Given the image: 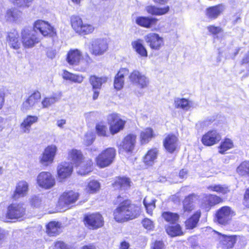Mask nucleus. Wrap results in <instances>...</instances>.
Masks as SVG:
<instances>
[{
  "mask_svg": "<svg viewBox=\"0 0 249 249\" xmlns=\"http://www.w3.org/2000/svg\"><path fill=\"white\" fill-rule=\"evenodd\" d=\"M144 39L153 50H159L164 45L163 38L157 33H148L144 36Z\"/></svg>",
  "mask_w": 249,
  "mask_h": 249,
  "instance_id": "13",
  "label": "nucleus"
},
{
  "mask_svg": "<svg viewBox=\"0 0 249 249\" xmlns=\"http://www.w3.org/2000/svg\"><path fill=\"white\" fill-rule=\"evenodd\" d=\"M236 173L241 177H249V161L242 162L237 167Z\"/></svg>",
  "mask_w": 249,
  "mask_h": 249,
  "instance_id": "43",
  "label": "nucleus"
},
{
  "mask_svg": "<svg viewBox=\"0 0 249 249\" xmlns=\"http://www.w3.org/2000/svg\"><path fill=\"white\" fill-rule=\"evenodd\" d=\"M73 171V166L69 162H62L57 167V178L60 181L70 177Z\"/></svg>",
  "mask_w": 249,
  "mask_h": 249,
  "instance_id": "15",
  "label": "nucleus"
},
{
  "mask_svg": "<svg viewBox=\"0 0 249 249\" xmlns=\"http://www.w3.org/2000/svg\"><path fill=\"white\" fill-rule=\"evenodd\" d=\"M156 199L151 197L150 196H146L143 200V204L146 210L147 213L151 215L153 210L155 208Z\"/></svg>",
  "mask_w": 249,
  "mask_h": 249,
  "instance_id": "47",
  "label": "nucleus"
},
{
  "mask_svg": "<svg viewBox=\"0 0 249 249\" xmlns=\"http://www.w3.org/2000/svg\"><path fill=\"white\" fill-rule=\"evenodd\" d=\"M35 32V31L29 28H24L21 31L22 42L25 47H33L39 42V39L36 36Z\"/></svg>",
  "mask_w": 249,
  "mask_h": 249,
  "instance_id": "11",
  "label": "nucleus"
},
{
  "mask_svg": "<svg viewBox=\"0 0 249 249\" xmlns=\"http://www.w3.org/2000/svg\"><path fill=\"white\" fill-rule=\"evenodd\" d=\"M233 215V212L227 206L220 208L216 214L217 222L221 224H226Z\"/></svg>",
  "mask_w": 249,
  "mask_h": 249,
  "instance_id": "20",
  "label": "nucleus"
},
{
  "mask_svg": "<svg viewBox=\"0 0 249 249\" xmlns=\"http://www.w3.org/2000/svg\"><path fill=\"white\" fill-rule=\"evenodd\" d=\"M187 171L185 169H182L179 173V176L181 178H184L187 177Z\"/></svg>",
  "mask_w": 249,
  "mask_h": 249,
  "instance_id": "63",
  "label": "nucleus"
},
{
  "mask_svg": "<svg viewBox=\"0 0 249 249\" xmlns=\"http://www.w3.org/2000/svg\"><path fill=\"white\" fill-rule=\"evenodd\" d=\"M146 12L152 15L161 16L167 14L169 11L168 6L163 7H157L154 5H148L145 7Z\"/></svg>",
  "mask_w": 249,
  "mask_h": 249,
  "instance_id": "33",
  "label": "nucleus"
},
{
  "mask_svg": "<svg viewBox=\"0 0 249 249\" xmlns=\"http://www.w3.org/2000/svg\"><path fill=\"white\" fill-rule=\"evenodd\" d=\"M85 224L90 229H96L103 226L102 216L99 213L87 214L84 217Z\"/></svg>",
  "mask_w": 249,
  "mask_h": 249,
  "instance_id": "14",
  "label": "nucleus"
},
{
  "mask_svg": "<svg viewBox=\"0 0 249 249\" xmlns=\"http://www.w3.org/2000/svg\"><path fill=\"white\" fill-rule=\"evenodd\" d=\"M62 77L65 80L77 83H81L84 79L82 75L73 74L66 70L63 71Z\"/></svg>",
  "mask_w": 249,
  "mask_h": 249,
  "instance_id": "37",
  "label": "nucleus"
},
{
  "mask_svg": "<svg viewBox=\"0 0 249 249\" xmlns=\"http://www.w3.org/2000/svg\"><path fill=\"white\" fill-rule=\"evenodd\" d=\"M55 249H67L65 244L62 241L56 242L54 244Z\"/></svg>",
  "mask_w": 249,
  "mask_h": 249,
  "instance_id": "58",
  "label": "nucleus"
},
{
  "mask_svg": "<svg viewBox=\"0 0 249 249\" xmlns=\"http://www.w3.org/2000/svg\"><path fill=\"white\" fill-rule=\"evenodd\" d=\"M57 151V147L54 144L48 145L39 157L40 163L47 166L53 163Z\"/></svg>",
  "mask_w": 249,
  "mask_h": 249,
  "instance_id": "8",
  "label": "nucleus"
},
{
  "mask_svg": "<svg viewBox=\"0 0 249 249\" xmlns=\"http://www.w3.org/2000/svg\"><path fill=\"white\" fill-rule=\"evenodd\" d=\"M129 247V243L125 241H124L121 243L120 249H128Z\"/></svg>",
  "mask_w": 249,
  "mask_h": 249,
  "instance_id": "64",
  "label": "nucleus"
},
{
  "mask_svg": "<svg viewBox=\"0 0 249 249\" xmlns=\"http://www.w3.org/2000/svg\"><path fill=\"white\" fill-rule=\"evenodd\" d=\"M158 19L149 17H138L136 19V23L139 26L146 28H151L157 24Z\"/></svg>",
  "mask_w": 249,
  "mask_h": 249,
  "instance_id": "31",
  "label": "nucleus"
},
{
  "mask_svg": "<svg viewBox=\"0 0 249 249\" xmlns=\"http://www.w3.org/2000/svg\"><path fill=\"white\" fill-rule=\"evenodd\" d=\"M38 120L37 116L35 115H27L20 123L19 127L23 133H29L31 131V126L37 123Z\"/></svg>",
  "mask_w": 249,
  "mask_h": 249,
  "instance_id": "25",
  "label": "nucleus"
},
{
  "mask_svg": "<svg viewBox=\"0 0 249 249\" xmlns=\"http://www.w3.org/2000/svg\"><path fill=\"white\" fill-rule=\"evenodd\" d=\"M108 49V41L107 38H98L92 39L90 42L89 51L95 56L104 55Z\"/></svg>",
  "mask_w": 249,
  "mask_h": 249,
  "instance_id": "5",
  "label": "nucleus"
},
{
  "mask_svg": "<svg viewBox=\"0 0 249 249\" xmlns=\"http://www.w3.org/2000/svg\"><path fill=\"white\" fill-rule=\"evenodd\" d=\"M222 201V199L214 195H204L201 204L202 208L209 211L211 208Z\"/></svg>",
  "mask_w": 249,
  "mask_h": 249,
  "instance_id": "23",
  "label": "nucleus"
},
{
  "mask_svg": "<svg viewBox=\"0 0 249 249\" xmlns=\"http://www.w3.org/2000/svg\"><path fill=\"white\" fill-rule=\"evenodd\" d=\"M137 143V136L134 134H129L124 137L119 145L120 153L127 155H131L134 153Z\"/></svg>",
  "mask_w": 249,
  "mask_h": 249,
  "instance_id": "6",
  "label": "nucleus"
},
{
  "mask_svg": "<svg viewBox=\"0 0 249 249\" xmlns=\"http://www.w3.org/2000/svg\"><path fill=\"white\" fill-rule=\"evenodd\" d=\"M5 18L9 22L19 23L22 20V13L17 8H11L6 11Z\"/></svg>",
  "mask_w": 249,
  "mask_h": 249,
  "instance_id": "24",
  "label": "nucleus"
},
{
  "mask_svg": "<svg viewBox=\"0 0 249 249\" xmlns=\"http://www.w3.org/2000/svg\"><path fill=\"white\" fill-rule=\"evenodd\" d=\"M221 139V135L216 130H211L203 135L202 143L205 146H211L217 143Z\"/></svg>",
  "mask_w": 249,
  "mask_h": 249,
  "instance_id": "16",
  "label": "nucleus"
},
{
  "mask_svg": "<svg viewBox=\"0 0 249 249\" xmlns=\"http://www.w3.org/2000/svg\"><path fill=\"white\" fill-rule=\"evenodd\" d=\"M163 146L167 151L173 153L178 146V139L173 134L167 135L163 142Z\"/></svg>",
  "mask_w": 249,
  "mask_h": 249,
  "instance_id": "19",
  "label": "nucleus"
},
{
  "mask_svg": "<svg viewBox=\"0 0 249 249\" xmlns=\"http://www.w3.org/2000/svg\"><path fill=\"white\" fill-rule=\"evenodd\" d=\"M71 21L72 29L79 35H89L92 33L95 30L93 25L83 22L82 19L78 16H71Z\"/></svg>",
  "mask_w": 249,
  "mask_h": 249,
  "instance_id": "4",
  "label": "nucleus"
},
{
  "mask_svg": "<svg viewBox=\"0 0 249 249\" xmlns=\"http://www.w3.org/2000/svg\"><path fill=\"white\" fill-rule=\"evenodd\" d=\"M175 107L180 108L185 110H188L191 107V102L184 98H176L174 101Z\"/></svg>",
  "mask_w": 249,
  "mask_h": 249,
  "instance_id": "44",
  "label": "nucleus"
},
{
  "mask_svg": "<svg viewBox=\"0 0 249 249\" xmlns=\"http://www.w3.org/2000/svg\"><path fill=\"white\" fill-rule=\"evenodd\" d=\"M7 42L9 46L15 50H18L21 47V42L19 35L16 30H13L8 33Z\"/></svg>",
  "mask_w": 249,
  "mask_h": 249,
  "instance_id": "26",
  "label": "nucleus"
},
{
  "mask_svg": "<svg viewBox=\"0 0 249 249\" xmlns=\"http://www.w3.org/2000/svg\"><path fill=\"white\" fill-rule=\"evenodd\" d=\"M108 78L106 76L98 77L95 75L91 76L89 82L92 86V89H101L103 84L107 82Z\"/></svg>",
  "mask_w": 249,
  "mask_h": 249,
  "instance_id": "39",
  "label": "nucleus"
},
{
  "mask_svg": "<svg viewBox=\"0 0 249 249\" xmlns=\"http://www.w3.org/2000/svg\"><path fill=\"white\" fill-rule=\"evenodd\" d=\"M130 183L129 178L126 177H119L116 178L113 185L117 189L125 191L130 188Z\"/></svg>",
  "mask_w": 249,
  "mask_h": 249,
  "instance_id": "34",
  "label": "nucleus"
},
{
  "mask_svg": "<svg viewBox=\"0 0 249 249\" xmlns=\"http://www.w3.org/2000/svg\"><path fill=\"white\" fill-rule=\"evenodd\" d=\"M207 189L211 191L215 192L223 195L227 194L230 192L228 187L225 185L213 184L208 186Z\"/></svg>",
  "mask_w": 249,
  "mask_h": 249,
  "instance_id": "45",
  "label": "nucleus"
},
{
  "mask_svg": "<svg viewBox=\"0 0 249 249\" xmlns=\"http://www.w3.org/2000/svg\"><path fill=\"white\" fill-rule=\"evenodd\" d=\"M34 30H38L44 36H53L54 34V28L48 22L42 20H38L34 23Z\"/></svg>",
  "mask_w": 249,
  "mask_h": 249,
  "instance_id": "18",
  "label": "nucleus"
},
{
  "mask_svg": "<svg viewBox=\"0 0 249 249\" xmlns=\"http://www.w3.org/2000/svg\"><path fill=\"white\" fill-rule=\"evenodd\" d=\"M128 77L130 82L141 89L147 88L149 83L148 78L137 70L133 71Z\"/></svg>",
  "mask_w": 249,
  "mask_h": 249,
  "instance_id": "12",
  "label": "nucleus"
},
{
  "mask_svg": "<svg viewBox=\"0 0 249 249\" xmlns=\"http://www.w3.org/2000/svg\"><path fill=\"white\" fill-rule=\"evenodd\" d=\"M200 212L197 211L190 218L185 221V227L187 229H193L195 228L200 217Z\"/></svg>",
  "mask_w": 249,
  "mask_h": 249,
  "instance_id": "42",
  "label": "nucleus"
},
{
  "mask_svg": "<svg viewBox=\"0 0 249 249\" xmlns=\"http://www.w3.org/2000/svg\"><path fill=\"white\" fill-rule=\"evenodd\" d=\"M82 54L81 51L77 49H71L67 53L66 61L71 65H77L81 60Z\"/></svg>",
  "mask_w": 249,
  "mask_h": 249,
  "instance_id": "27",
  "label": "nucleus"
},
{
  "mask_svg": "<svg viewBox=\"0 0 249 249\" xmlns=\"http://www.w3.org/2000/svg\"><path fill=\"white\" fill-rule=\"evenodd\" d=\"M225 9V6L223 4L210 7L206 10V16L211 19H215L223 13Z\"/></svg>",
  "mask_w": 249,
  "mask_h": 249,
  "instance_id": "32",
  "label": "nucleus"
},
{
  "mask_svg": "<svg viewBox=\"0 0 249 249\" xmlns=\"http://www.w3.org/2000/svg\"><path fill=\"white\" fill-rule=\"evenodd\" d=\"M243 204L246 207L249 208V188L247 189L245 191L244 196Z\"/></svg>",
  "mask_w": 249,
  "mask_h": 249,
  "instance_id": "56",
  "label": "nucleus"
},
{
  "mask_svg": "<svg viewBox=\"0 0 249 249\" xmlns=\"http://www.w3.org/2000/svg\"><path fill=\"white\" fill-rule=\"evenodd\" d=\"M26 213L23 204L13 203L7 208L6 217L9 219H18L24 216Z\"/></svg>",
  "mask_w": 249,
  "mask_h": 249,
  "instance_id": "10",
  "label": "nucleus"
},
{
  "mask_svg": "<svg viewBox=\"0 0 249 249\" xmlns=\"http://www.w3.org/2000/svg\"><path fill=\"white\" fill-rule=\"evenodd\" d=\"M107 121L109 124V130L112 135H114L123 129L125 121L120 118L118 114L112 113L107 116Z\"/></svg>",
  "mask_w": 249,
  "mask_h": 249,
  "instance_id": "9",
  "label": "nucleus"
},
{
  "mask_svg": "<svg viewBox=\"0 0 249 249\" xmlns=\"http://www.w3.org/2000/svg\"><path fill=\"white\" fill-rule=\"evenodd\" d=\"M128 73V69L121 68L120 69L114 78V86L115 89L120 90L123 88L124 85V76L127 75Z\"/></svg>",
  "mask_w": 249,
  "mask_h": 249,
  "instance_id": "28",
  "label": "nucleus"
},
{
  "mask_svg": "<svg viewBox=\"0 0 249 249\" xmlns=\"http://www.w3.org/2000/svg\"><path fill=\"white\" fill-rule=\"evenodd\" d=\"M140 213L139 207L131 204L128 200H125L114 211L113 216L117 222H124L136 218Z\"/></svg>",
  "mask_w": 249,
  "mask_h": 249,
  "instance_id": "1",
  "label": "nucleus"
},
{
  "mask_svg": "<svg viewBox=\"0 0 249 249\" xmlns=\"http://www.w3.org/2000/svg\"><path fill=\"white\" fill-rule=\"evenodd\" d=\"M207 29L209 32L214 35H216L222 32V29L221 28L213 25L208 26Z\"/></svg>",
  "mask_w": 249,
  "mask_h": 249,
  "instance_id": "55",
  "label": "nucleus"
},
{
  "mask_svg": "<svg viewBox=\"0 0 249 249\" xmlns=\"http://www.w3.org/2000/svg\"><path fill=\"white\" fill-rule=\"evenodd\" d=\"M233 146V143L231 140L225 139L219 146V152L221 154H224L226 151L232 148Z\"/></svg>",
  "mask_w": 249,
  "mask_h": 249,
  "instance_id": "51",
  "label": "nucleus"
},
{
  "mask_svg": "<svg viewBox=\"0 0 249 249\" xmlns=\"http://www.w3.org/2000/svg\"><path fill=\"white\" fill-rule=\"evenodd\" d=\"M96 130L100 136H107V127L103 123L98 124L96 125Z\"/></svg>",
  "mask_w": 249,
  "mask_h": 249,
  "instance_id": "52",
  "label": "nucleus"
},
{
  "mask_svg": "<svg viewBox=\"0 0 249 249\" xmlns=\"http://www.w3.org/2000/svg\"><path fill=\"white\" fill-rule=\"evenodd\" d=\"M79 194L72 191L63 193L60 196L59 203L60 205L68 206L75 203L78 199Z\"/></svg>",
  "mask_w": 249,
  "mask_h": 249,
  "instance_id": "21",
  "label": "nucleus"
},
{
  "mask_svg": "<svg viewBox=\"0 0 249 249\" xmlns=\"http://www.w3.org/2000/svg\"><path fill=\"white\" fill-rule=\"evenodd\" d=\"M116 154V150L113 147L103 150L95 159L96 165L101 168L109 166L114 160Z\"/></svg>",
  "mask_w": 249,
  "mask_h": 249,
  "instance_id": "3",
  "label": "nucleus"
},
{
  "mask_svg": "<svg viewBox=\"0 0 249 249\" xmlns=\"http://www.w3.org/2000/svg\"><path fill=\"white\" fill-rule=\"evenodd\" d=\"M159 150L157 148L149 149L143 158V162L147 166H152L156 161Z\"/></svg>",
  "mask_w": 249,
  "mask_h": 249,
  "instance_id": "29",
  "label": "nucleus"
},
{
  "mask_svg": "<svg viewBox=\"0 0 249 249\" xmlns=\"http://www.w3.org/2000/svg\"><path fill=\"white\" fill-rule=\"evenodd\" d=\"M164 245L161 241H156L151 246V249H163Z\"/></svg>",
  "mask_w": 249,
  "mask_h": 249,
  "instance_id": "57",
  "label": "nucleus"
},
{
  "mask_svg": "<svg viewBox=\"0 0 249 249\" xmlns=\"http://www.w3.org/2000/svg\"><path fill=\"white\" fill-rule=\"evenodd\" d=\"M100 89H92L93 91L92 99L93 100H95L98 98Z\"/></svg>",
  "mask_w": 249,
  "mask_h": 249,
  "instance_id": "62",
  "label": "nucleus"
},
{
  "mask_svg": "<svg viewBox=\"0 0 249 249\" xmlns=\"http://www.w3.org/2000/svg\"><path fill=\"white\" fill-rule=\"evenodd\" d=\"M166 231L168 234L172 237L179 236L183 233L180 225L178 224L175 226H168Z\"/></svg>",
  "mask_w": 249,
  "mask_h": 249,
  "instance_id": "48",
  "label": "nucleus"
},
{
  "mask_svg": "<svg viewBox=\"0 0 249 249\" xmlns=\"http://www.w3.org/2000/svg\"><path fill=\"white\" fill-rule=\"evenodd\" d=\"M157 135L151 127H146L142 130L140 134L139 141L141 144L148 143L152 139L155 138Z\"/></svg>",
  "mask_w": 249,
  "mask_h": 249,
  "instance_id": "30",
  "label": "nucleus"
},
{
  "mask_svg": "<svg viewBox=\"0 0 249 249\" xmlns=\"http://www.w3.org/2000/svg\"><path fill=\"white\" fill-rule=\"evenodd\" d=\"M68 158L77 167V173L81 175H86L92 171V161L85 159L80 150L72 149L68 152Z\"/></svg>",
  "mask_w": 249,
  "mask_h": 249,
  "instance_id": "2",
  "label": "nucleus"
},
{
  "mask_svg": "<svg viewBox=\"0 0 249 249\" xmlns=\"http://www.w3.org/2000/svg\"><path fill=\"white\" fill-rule=\"evenodd\" d=\"M41 98V94L38 91H34L25 101L21 106V110L23 112H27L30 110L36 105Z\"/></svg>",
  "mask_w": 249,
  "mask_h": 249,
  "instance_id": "17",
  "label": "nucleus"
},
{
  "mask_svg": "<svg viewBox=\"0 0 249 249\" xmlns=\"http://www.w3.org/2000/svg\"><path fill=\"white\" fill-rule=\"evenodd\" d=\"M95 139V135L93 132L91 131H88L85 135L84 137V143L86 145L89 146L91 144Z\"/></svg>",
  "mask_w": 249,
  "mask_h": 249,
  "instance_id": "53",
  "label": "nucleus"
},
{
  "mask_svg": "<svg viewBox=\"0 0 249 249\" xmlns=\"http://www.w3.org/2000/svg\"><path fill=\"white\" fill-rule=\"evenodd\" d=\"M29 190L28 183L25 180L18 181L16 186V189L13 195V198L15 199L19 197L25 196Z\"/></svg>",
  "mask_w": 249,
  "mask_h": 249,
  "instance_id": "22",
  "label": "nucleus"
},
{
  "mask_svg": "<svg viewBox=\"0 0 249 249\" xmlns=\"http://www.w3.org/2000/svg\"><path fill=\"white\" fill-rule=\"evenodd\" d=\"M60 93H53L50 96L45 97L42 101L41 104L43 108H47L58 102L61 98Z\"/></svg>",
  "mask_w": 249,
  "mask_h": 249,
  "instance_id": "36",
  "label": "nucleus"
},
{
  "mask_svg": "<svg viewBox=\"0 0 249 249\" xmlns=\"http://www.w3.org/2000/svg\"><path fill=\"white\" fill-rule=\"evenodd\" d=\"M14 5L21 9L29 8L34 0H9Z\"/></svg>",
  "mask_w": 249,
  "mask_h": 249,
  "instance_id": "49",
  "label": "nucleus"
},
{
  "mask_svg": "<svg viewBox=\"0 0 249 249\" xmlns=\"http://www.w3.org/2000/svg\"><path fill=\"white\" fill-rule=\"evenodd\" d=\"M61 232L60 224L54 221L50 222L47 226V232L50 236H56Z\"/></svg>",
  "mask_w": 249,
  "mask_h": 249,
  "instance_id": "40",
  "label": "nucleus"
},
{
  "mask_svg": "<svg viewBox=\"0 0 249 249\" xmlns=\"http://www.w3.org/2000/svg\"><path fill=\"white\" fill-rule=\"evenodd\" d=\"M36 183L39 188L47 190L51 189L55 186V179L50 172L42 171L37 175Z\"/></svg>",
  "mask_w": 249,
  "mask_h": 249,
  "instance_id": "7",
  "label": "nucleus"
},
{
  "mask_svg": "<svg viewBox=\"0 0 249 249\" xmlns=\"http://www.w3.org/2000/svg\"><path fill=\"white\" fill-rule=\"evenodd\" d=\"M5 94L2 89L0 88V109L2 108L4 102Z\"/></svg>",
  "mask_w": 249,
  "mask_h": 249,
  "instance_id": "60",
  "label": "nucleus"
},
{
  "mask_svg": "<svg viewBox=\"0 0 249 249\" xmlns=\"http://www.w3.org/2000/svg\"><path fill=\"white\" fill-rule=\"evenodd\" d=\"M197 199V196L190 195L186 197L183 201V209L184 212H190L194 209V202Z\"/></svg>",
  "mask_w": 249,
  "mask_h": 249,
  "instance_id": "38",
  "label": "nucleus"
},
{
  "mask_svg": "<svg viewBox=\"0 0 249 249\" xmlns=\"http://www.w3.org/2000/svg\"><path fill=\"white\" fill-rule=\"evenodd\" d=\"M132 46L134 50L141 56L146 57L147 56V52L142 44V41L141 39H137L131 43Z\"/></svg>",
  "mask_w": 249,
  "mask_h": 249,
  "instance_id": "35",
  "label": "nucleus"
},
{
  "mask_svg": "<svg viewBox=\"0 0 249 249\" xmlns=\"http://www.w3.org/2000/svg\"><path fill=\"white\" fill-rule=\"evenodd\" d=\"M162 217L164 219L170 223H174L177 222L179 219V215L174 213L164 212L162 213Z\"/></svg>",
  "mask_w": 249,
  "mask_h": 249,
  "instance_id": "50",
  "label": "nucleus"
},
{
  "mask_svg": "<svg viewBox=\"0 0 249 249\" xmlns=\"http://www.w3.org/2000/svg\"><path fill=\"white\" fill-rule=\"evenodd\" d=\"M41 202L40 198L37 196H35L32 198V204L35 207H38Z\"/></svg>",
  "mask_w": 249,
  "mask_h": 249,
  "instance_id": "59",
  "label": "nucleus"
},
{
  "mask_svg": "<svg viewBox=\"0 0 249 249\" xmlns=\"http://www.w3.org/2000/svg\"><path fill=\"white\" fill-rule=\"evenodd\" d=\"M220 235L219 240L222 243L228 248H231L236 241L237 236L235 235L228 236L224 234Z\"/></svg>",
  "mask_w": 249,
  "mask_h": 249,
  "instance_id": "41",
  "label": "nucleus"
},
{
  "mask_svg": "<svg viewBox=\"0 0 249 249\" xmlns=\"http://www.w3.org/2000/svg\"><path fill=\"white\" fill-rule=\"evenodd\" d=\"M100 189V183L96 180L89 181L86 187V191L89 194H94L99 191Z\"/></svg>",
  "mask_w": 249,
  "mask_h": 249,
  "instance_id": "46",
  "label": "nucleus"
},
{
  "mask_svg": "<svg viewBox=\"0 0 249 249\" xmlns=\"http://www.w3.org/2000/svg\"><path fill=\"white\" fill-rule=\"evenodd\" d=\"M143 227L146 230H152L154 228L153 222L149 218H145L142 222Z\"/></svg>",
  "mask_w": 249,
  "mask_h": 249,
  "instance_id": "54",
  "label": "nucleus"
},
{
  "mask_svg": "<svg viewBox=\"0 0 249 249\" xmlns=\"http://www.w3.org/2000/svg\"><path fill=\"white\" fill-rule=\"evenodd\" d=\"M66 124V120L65 119H59L56 121L57 126L61 128L64 127V125Z\"/></svg>",
  "mask_w": 249,
  "mask_h": 249,
  "instance_id": "61",
  "label": "nucleus"
}]
</instances>
